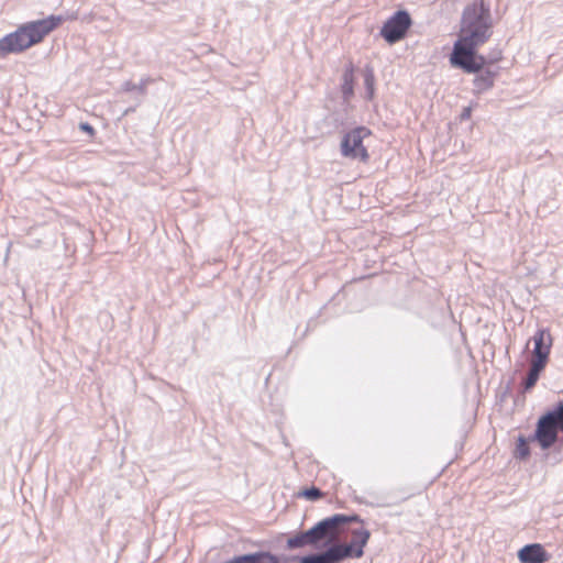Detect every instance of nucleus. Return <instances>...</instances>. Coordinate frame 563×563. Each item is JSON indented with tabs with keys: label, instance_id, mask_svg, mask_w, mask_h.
<instances>
[{
	"label": "nucleus",
	"instance_id": "9",
	"mask_svg": "<svg viewBox=\"0 0 563 563\" xmlns=\"http://www.w3.org/2000/svg\"><path fill=\"white\" fill-rule=\"evenodd\" d=\"M518 559L521 563H544L549 554L540 543H531L518 551Z\"/></svg>",
	"mask_w": 563,
	"mask_h": 563
},
{
	"label": "nucleus",
	"instance_id": "10",
	"mask_svg": "<svg viewBox=\"0 0 563 563\" xmlns=\"http://www.w3.org/2000/svg\"><path fill=\"white\" fill-rule=\"evenodd\" d=\"M483 68L484 66L475 73L477 75L473 80L474 91L476 93H482L490 89L494 86L495 76L497 74L490 69L483 70Z\"/></svg>",
	"mask_w": 563,
	"mask_h": 563
},
{
	"label": "nucleus",
	"instance_id": "8",
	"mask_svg": "<svg viewBox=\"0 0 563 563\" xmlns=\"http://www.w3.org/2000/svg\"><path fill=\"white\" fill-rule=\"evenodd\" d=\"M531 340L533 341L531 362L547 365L552 346V336L549 330L538 329Z\"/></svg>",
	"mask_w": 563,
	"mask_h": 563
},
{
	"label": "nucleus",
	"instance_id": "12",
	"mask_svg": "<svg viewBox=\"0 0 563 563\" xmlns=\"http://www.w3.org/2000/svg\"><path fill=\"white\" fill-rule=\"evenodd\" d=\"M245 563H282L280 559L268 552V551H257L254 553L243 554Z\"/></svg>",
	"mask_w": 563,
	"mask_h": 563
},
{
	"label": "nucleus",
	"instance_id": "22",
	"mask_svg": "<svg viewBox=\"0 0 563 563\" xmlns=\"http://www.w3.org/2000/svg\"><path fill=\"white\" fill-rule=\"evenodd\" d=\"M224 563H245L243 554L233 556L231 560L224 562Z\"/></svg>",
	"mask_w": 563,
	"mask_h": 563
},
{
	"label": "nucleus",
	"instance_id": "7",
	"mask_svg": "<svg viewBox=\"0 0 563 563\" xmlns=\"http://www.w3.org/2000/svg\"><path fill=\"white\" fill-rule=\"evenodd\" d=\"M411 24L412 20L409 12L398 10L384 23L380 35L387 43L395 44L406 36Z\"/></svg>",
	"mask_w": 563,
	"mask_h": 563
},
{
	"label": "nucleus",
	"instance_id": "24",
	"mask_svg": "<svg viewBox=\"0 0 563 563\" xmlns=\"http://www.w3.org/2000/svg\"><path fill=\"white\" fill-rule=\"evenodd\" d=\"M132 111H134V108L126 109V110L124 111V114H128L129 112H132Z\"/></svg>",
	"mask_w": 563,
	"mask_h": 563
},
{
	"label": "nucleus",
	"instance_id": "23",
	"mask_svg": "<svg viewBox=\"0 0 563 563\" xmlns=\"http://www.w3.org/2000/svg\"><path fill=\"white\" fill-rule=\"evenodd\" d=\"M470 111H471V110H470L468 108H467V109H464L463 114H462V118H467V117L470 115Z\"/></svg>",
	"mask_w": 563,
	"mask_h": 563
},
{
	"label": "nucleus",
	"instance_id": "11",
	"mask_svg": "<svg viewBox=\"0 0 563 563\" xmlns=\"http://www.w3.org/2000/svg\"><path fill=\"white\" fill-rule=\"evenodd\" d=\"M341 92L344 100H350L354 95V65L351 62L343 70Z\"/></svg>",
	"mask_w": 563,
	"mask_h": 563
},
{
	"label": "nucleus",
	"instance_id": "14",
	"mask_svg": "<svg viewBox=\"0 0 563 563\" xmlns=\"http://www.w3.org/2000/svg\"><path fill=\"white\" fill-rule=\"evenodd\" d=\"M545 366L547 365H544V364L530 362L529 371L522 380V387L525 390H529L537 384V382L540 377V374L544 369Z\"/></svg>",
	"mask_w": 563,
	"mask_h": 563
},
{
	"label": "nucleus",
	"instance_id": "15",
	"mask_svg": "<svg viewBox=\"0 0 563 563\" xmlns=\"http://www.w3.org/2000/svg\"><path fill=\"white\" fill-rule=\"evenodd\" d=\"M364 87H365V99L373 100L375 97V74L371 65H366L362 71Z\"/></svg>",
	"mask_w": 563,
	"mask_h": 563
},
{
	"label": "nucleus",
	"instance_id": "3",
	"mask_svg": "<svg viewBox=\"0 0 563 563\" xmlns=\"http://www.w3.org/2000/svg\"><path fill=\"white\" fill-rule=\"evenodd\" d=\"M351 522L363 523L364 521L358 515L335 514L323 518L313 527L305 531L308 537V541L310 542V547L318 549L321 545H327L328 548L336 538L338 528Z\"/></svg>",
	"mask_w": 563,
	"mask_h": 563
},
{
	"label": "nucleus",
	"instance_id": "18",
	"mask_svg": "<svg viewBox=\"0 0 563 563\" xmlns=\"http://www.w3.org/2000/svg\"><path fill=\"white\" fill-rule=\"evenodd\" d=\"M371 537V532L367 529L361 528V529H354L352 531V540L351 542L355 544L356 547H360L362 550H364V547L367 544Z\"/></svg>",
	"mask_w": 563,
	"mask_h": 563
},
{
	"label": "nucleus",
	"instance_id": "19",
	"mask_svg": "<svg viewBox=\"0 0 563 563\" xmlns=\"http://www.w3.org/2000/svg\"><path fill=\"white\" fill-rule=\"evenodd\" d=\"M301 496L306 497L309 500H317L321 498L322 492L318 487H310L302 490Z\"/></svg>",
	"mask_w": 563,
	"mask_h": 563
},
{
	"label": "nucleus",
	"instance_id": "21",
	"mask_svg": "<svg viewBox=\"0 0 563 563\" xmlns=\"http://www.w3.org/2000/svg\"><path fill=\"white\" fill-rule=\"evenodd\" d=\"M500 58H501V52L496 51L495 53H492V56L489 57V59L486 58V64L498 62Z\"/></svg>",
	"mask_w": 563,
	"mask_h": 563
},
{
	"label": "nucleus",
	"instance_id": "2",
	"mask_svg": "<svg viewBox=\"0 0 563 563\" xmlns=\"http://www.w3.org/2000/svg\"><path fill=\"white\" fill-rule=\"evenodd\" d=\"M63 21L60 15H49L45 19L26 22L14 32L0 38V57L21 53L40 43L54 31Z\"/></svg>",
	"mask_w": 563,
	"mask_h": 563
},
{
	"label": "nucleus",
	"instance_id": "1",
	"mask_svg": "<svg viewBox=\"0 0 563 563\" xmlns=\"http://www.w3.org/2000/svg\"><path fill=\"white\" fill-rule=\"evenodd\" d=\"M490 5L484 0L466 5L461 18L460 37L454 43L450 63L465 73H476L486 65V57L476 49L492 36Z\"/></svg>",
	"mask_w": 563,
	"mask_h": 563
},
{
	"label": "nucleus",
	"instance_id": "17",
	"mask_svg": "<svg viewBox=\"0 0 563 563\" xmlns=\"http://www.w3.org/2000/svg\"><path fill=\"white\" fill-rule=\"evenodd\" d=\"M534 433L527 440L525 437L520 435L518 438V443L516 446V457L519 460H527L530 455V449H529V441H536L538 444L539 442L537 440H533L532 437Z\"/></svg>",
	"mask_w": 563,
	"mask_h": 563
},
{
	"label": "nucleus",
	"instance_id": "6",
	"mask_svg": "<svg viewBox=\"0 0 563 563\" xmlns=\"http://www.w3.org/2000/svg\"><path fill=\"white\" fill-rule=\"evenodd\" d=\"M371 130L357 126L346 132L341 141V154L344 157L367 162L369 158L366 147L363 145L365 137L371 135Z\"/></svg>",
	"mask_w": 563,
	"mask_h": 563
},
{
	"label": "nucleus",
	"instance_id": "13",
	"mask_svg": "<svg viewBox=\"0 0 563 563\" xmlns=\"http://www.w3.org/2000/svg\"><path fill=\"white\" fill-rule=\"evenodd\" d=\"M154 81L151 77L141 78L139 84H134L131 80H126L121 86V91L123 92H137L141 97H144L147 92V86Z\"/></svg>",
	"mask_w": 563,
	"mask_h": 563
},
{
	"label": "nucleus",
	"instance_id": "16",
	"mask_svg": "<svg viewBox=\"0 0 563 563\" xmlns=\"http://www.w3.org/2000/svg\"><path fill=\"white\" fill-rule=\"evenodd\" d=\"M307 545H310L308 541V537L305 531L298 532L297 534L289 537L286 542V548L288 550L301 549Z\"/></svg>",
	"mask_w": 563,
	"mask_h": 563
},
{
	"label": "nucleus",
	"instance_id": "5",
	"mask_svg": "<svg viewBox=\"0 0 563 563\" xmlns=\"http://www.w3.org/2000/svg\"><path fill=\"white\" fill-rule=\"evenodd\" d=\"M364 554V550L350 543H334L332 542L323 552L311 553L303 556H298L299 563H341L346 559H360Z\"/></svg>",
	"mask_w": 563,
	"mask_h": 563
},
{
	"label": "nucleus",
	"instance_id": "4",
	"mask_svg": "<svg viewBox=\"0 0 563 563\" xmlns=\"http://www.w3.org/2000/svg\"><path fill=\"white\" fill-rule=\"evenodd\" d=\"M559 432H563V399L538 419L532 439L545 451L556 443Z\"/></svg>",
	"mask_w": 563,
	"mask_h": 563
},
{
	"label": "nucleus",
	"instance_id": "20",
	"mask_svg": "<svg viewBox=\"0 0 563 563\" xmlns=\"http://www.w3.org/2000/svg\"><path fill=\"white\" fill-rule=\"evenodd\" d=\"M79 130H81L82 132L88 133L89 135H93L95 134V129L88 122H80L79 123Z\"/></svg>",
	"mask_w": 563,
	"mask_h": 563
}]
</instances>
